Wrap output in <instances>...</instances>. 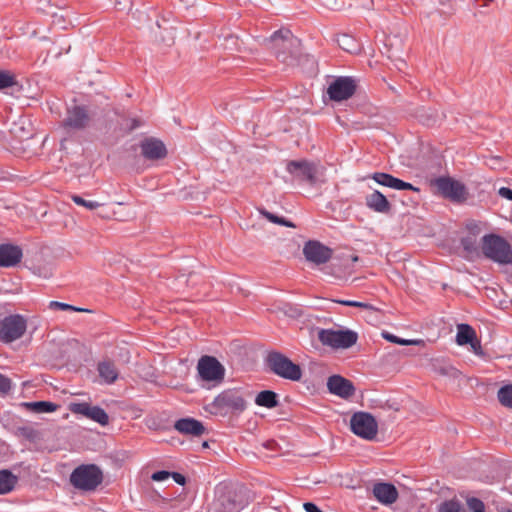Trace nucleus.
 I'll return each mask as SVG.
<instances>
[{"mask_svg":"<svg viewBox=\"0 0 512 512\" xmlns=\"http://www.w3.org/2000/svg\"><path fill=\"white\" fill-rule=\"evenodd\" d=\"M27 330V319L21 314H10L0 319V341L8 344L20 339Z\"/></svg>","mask_w":512,"mask_h":512,"instance_id":"obj_7","label":"nucleus"},{"mask_svg":"<svg viewBox=\"0 0 512 512\" xmlns=\"http://www.w3.org/2000/svg\"><path fill=\"white\" fill-rule=\"evenodd\" d=\"M467 506L470 512H485V505L479 498L469 497L467 499Z\"/></svg>","mask_w":512,"mask_h":512,"instance_id":"obj_36","label":"nucleus"},{"mask_svg":"<svg viewBox=\"0 0 512 512\" xmlns=\"http://www.w3.org/2000/svg\"><path fill=\"white\" fill-rule=\"evenodd\" d=\"M175 430L184 435L201 436L205 432L203 423L192 417L178 419L174 424Z\"/></svg>","mask_w":512,"mask_h":512,"instance_id":"obj_20","label":"nucleus"},{"mask_svg":"<svg viewBox=\"0 0 512 512\" xmlns=\"http://www.w3.org/2000/svg\"><path fill=\"white\" fill-rule=\"evenodd\" d=\"M15 76L6 70H0V90L16 85Z\"/></svg>","mask_w":512,"mask_h":512,"instance_id":"obj_33","label":"nucleus"},{"mask_svg":"<svg viewBox=\"0 0 512 512\" xmlns=\"http://www.w3.org/2000/svg\"><path fill=\"white\" fill-rule=\"evenodd\" d=\"M435 123H436V119H435V118H429V119L425 122V124H426V125H428V126H429V125H434Z\"/></svg>","mask_w":512,"mask_h":512,"instance_id":"obj_49","label":"nucleus"},{"mask_svg":"<svg viewBox=\"0 0 512 512\" xmlns=\"http://www.w3.org/2000/svg\"><path fill=\"white\" fill-rule=\"evenodd\" d=\"M170 477V472L166 470H159L151 475V479L156 482L167 480Z\"/></svg>","mask_w":512,"mask_h":512,"instance_id":"obj_40","label":"nucleus"},{"mask_svg":"<svg viewBox=\"0 0 512 512\" xmlns=\"http://www.w3.org/2000/svg\"><path fill=\"white\" fill-rule=\"evenodd\" d=\"M131 122H132V124H131V126H130V128H129L130 130H134V129H136V128H138V127H140V126H141L140 121H139V120H137V119H132V121H131Z\"/></svg>","mask_w":512,"mask_h":512,"instance_id":"obj_47","label":"nucleus"},{"mask_svg":"<svg viewBox=\"0 0 512 512\" xmlns=\"http://www.w3.org/2000/svg\"><path fill=\"white\" fill-rule=\"evenodd\" d=\"M503 512H512L511 510H506V511H503Z\"/></svg>","mask_w":512,"mask_h":512,"instance_id":"obj_51","label":"nucleus"},{"mask_svg":"<svg viewBox=\"0 0 512 512\" xmlns=\"http://www.w3.org/2000/svg\"><path fill=\"white\" fill-rule=\"evenodd\" d=\"M22 406L36 414L52 413L58 408V405L51 401L23 402Z\"/></svg>","mask_w":512,"mask_h":512,"instance_id":"obj_27","label":"nucleus"},{"mask_svg":"<svg viewBox=\"0 0 512 512\" xmlns=\"http://www.w3.org/2000/svg\"><path fill=\"white\" fill-rule=\"evenodd\" d=\"M49 307L51 309H59V310H76V306H73V305H70V304H67V303H64V302H59V301H51L50 304H49Z\"/></svg>","mask_w":512,"mask_h":512,"instance_id":"obj_39","label":"nucleus"},{"mask_svg":"<svg viewBox=\"0 0 512 512\" xmlns=\"http://www.w3.org/2000/svg\"><path fill=\"white\" fill-rule=\"evenodd\" d=\"M318 339L324 346L333 349H348L356 344L358 333L351 329H320Z\"/></svg>","mask_w":512,"mask_h":512,"instance_id":"obj_6","label":"nucleus"},{"mask_svg":"<svg viewBox=\"0 0 512 512\" xmlns=\"http://www.w3.org/2000/svg\"><path fill=\"white\" fill-rule=\"evenodd\" d=\"M141 154L148 160H160L166 157L165 144L157 138H145L140 142Z\"/></svg>","mask_w":512,"mask_h":512,"instance_id":"obj_17","label":"nucleus"},{"mask_svg":"<svg viewBox=\"0 0 512 512\" xmlns=\"http://www.w3.org/2000/svg\"><path fill=\"white\" fill-rule=\"evenodd\" d=\"M18 477L10 470H0V495L10 493L16 486Z\"/></svg>","mask_w":512,"mask_h":512,"instance_id":"obj_28","label":"nucleus"},{"mask_svg":"<svg viewBox=\"0 0 512 512\" xmlns=\"http://www.w3.org/2000/svg\"><path fill=\"white\" fill-rule=\"evenodd\" d=\"M69 481L77 490L94 491L103 481V472L96 464H81L71 472Z\"/></svg>","mask_w":512,"mask_h":512,"instance_id":"obj_4","label":"nucleus"},{"mask_svg":"<svg viewBox=\"0 0 512 512\" xmlns=\"http://www.w3.org/2000/svg\"><path fill=\"white\" fill-rule=\"evenodd\" d=\"M438 512H466L460 501L446 500L438 506Z\"/></svg>","mask_w":512,"mask_h":512,"instance_id":"obj_30","label":"nucleus"},{"mask_svg":"<svg viewBox=\"0 0 512 512\" xmlns=\"http://www.w3.org/2000/svg\"><path fill=\"white\" fill-rule=\"evenodd\" d=\"M333 301L335 303L341 304L343 306L358 307V308H363V309H373L372 305H370L368 303L356 301V300L337 299V300H333Z\"/></svg>","mask_w":512,"mask_h":512,"instance_id":"obj_37","label":"nucleus"},{"mask_svg":"<svg viewBox=\"0 0 512 512\" xmlns=\"http://www.w3.org/2000/svg\"><path fill=\"white\" fill-rule=\"evenodd\" d=\"M198 374L202 380L208 382H221L225 376L222 364L213 356H202L197 364Z\"/></svg>","mask_w":512,"mask_h":512,"instance_id":"obj_11","label":"nucleus"},{"mask_svg":"<svg viewBox=\"0 0 512 512\" xmlns=\"http://www.w3.org/2000/svg\"><path fill=\"white\" fill-rule=\"evenodd\" d=\"M472 348V350L476 353V354H480L482 353V350H481V343L480 341L476 338V342H472V344H469Z\"/></svg>","mask_w":512,"mask_h":512,"instance_id":"obj_46","label":"nucleus"},{"mask_svg":"<svg viewBox=\"0 0 512 512\" xmlns=\"http://www.w3.org/2000/svg\"><path fill=\"white\" fill-rule=\"evenodd\" d=\"M476 338V332L469 324L461 323L457 326L456 342L458 345L472 344V342H476Z\"/></svg>","mask_w":512,"mask_h":512,"instance_id":"obj_25","label":"nucleus"},{"mask_svg":"<svg viewBox=\"0 0 512 512\" xmlns=\"http://www.w3.org/2000/svg\"><path fill=\"white\" fill-rule=\"evenodd\" d=\"M371 178L379 185L388 187L394 190H413L419 191V188L413 186L409 182H405L402 179H399L389 173L385 172H375L372 174Z\"/></svg>","mask_w":512,"mask_h":512,"instance_id":"obj_18","label":"nucleus"},{"mask_svg":"<svg viewBox=\"0 0 512 512\" xmlns=\"http://www.w3.org/2000/svg\"><path fill=\"white\" fill-rule=\"evenodd\" d=\"M350 429L358 437L373 440L378 432V424L369 412H355L350 419Z\"/></svg>","mask_w":512,"mask_h":512,"instance_id":"obj_8","label":"nucleus"},{"mask_svg":"<svg viewBox=\"0 0 512 512\" xmlns=\"http://www.w3.org/2000/svg\"><path fill=\"white\" fill-rule=\"evenodd\" d=\"M365 204L369 209L377 213H388L391 209V204L386 196L378 190H374L365 197Z\"/></svg>","mask_w":512,"mask_h":512,"instance_id":"obj_22","label":"nucleus"},{"mask_svg":"<svg viewBox=\"0 0 512 512\" xmlns=\"http://www.w3.org/2000/svg\"><path fill=\"white\" fill-rule=\"evenodd\" d=\"M22 257L23 252L18 245L10 243L0 244V267H14L21 262Z\"/></svg>","mask_w":512,"mask_h":512,"instance_id":"obj_19","label":"nucleus"},{"mask_svg":"<svg viewBox=\"0 0 512 512\" xmlns=\"http://www.w3.org/2000/svg\"><path fill=\"white\" fill-rule=\"evenodd\" d=\"M303 254L307 261L321 265L327 263L332 257V249L316 240H309L303 247Z\"/></svg>","mask_w":512,"mask_h":512,"instance_id":"obj_15","label":"nucleus"},{"mask_svg":"<svg viewBox=\"0 0 512 512\" xmlns=\"http://www.w3.org/2000/svg\"><path fill=\"white\" fill-rule=\"evenodd\" d=\"M356 80L351 76H338L333 79L327 88L330 100L341 102L351 98L356 92Z\"/></svg>","mask_w":512,"mask_h":512,"instance_id":"obj_9","label":"nucleus"},{"mask_svg":"<svg viewBox=\"0 0 512 512\" xmlns=\"http://www.w3.org/2000/svg\"><path fill=\"white\" fill-rule=\"evenodd\" d=\"M170 477L179 485H185L186 477L179 472H170Z\"/></svg>","mask_w":512,"mask_h":512,"instance_id":"obj_43","label":"nucleus"},{"mask_svg":"<svg viewBox=\"0 0 512 512\" xmlns=\"http://www.w3.org/2000/svg\"><path fill=\"white\" fill-rule=\"evenodd\" d=\"M264 362L269 371L280 378L290 381H299L302 377L300 365L292 362L286 355L279 351L268 352Z\"/></svg>","mask_w":512,"mask_h":512,"instance_id":"obj_3","label":"nucleus"},{"mask_svg":"<svg viewBox=\"0 0 512 512\" xmlns=\"http://www.w3.org/2000/svg\"><path fill=\"white\" fill-rule=\"evenodd\" d=\"M276 58L288 67L300 65L304 60L314 64V58L303 55L301 42L288 29H279L270 36Z\"/></svg>","mask_w":512,"mask_h":512,"instance_id":"obj_1","label":"nucleus"},{"mask_svg":"<svg viewBox=\"0 0 512 512\" xmlns=\"http://www.w3.org/2000/svg\"><path fill=\"white\" fill-rule=\"evenodd\" d=\"M499 402L508 408H512V384L502 386L498 391Z\"/></svg>","mask_w":512,"mask_h":512,"instance_id":"obj_31","label":"nucleus"},{"mask_svg":"<svg viewBox=\"0 0 512 512\" xmlns=\"http://www.w3.org/2000/svg\"><path fill=\"white\" fill-rule=\"evenodd\" d=\"M460 244L463 250L468 254H475L478 251V243L475 234L461 238Z\"/></svg>","mask_w":512,"mask_h":512,"instance_id":"obj_32","label":"nucleus"},{"mask_svg":"<svg viewBox=\"0 0 512 512\" xmlns=\"http://www.w3.org/2000/svg\"><path fill=\"white\" fill-rule=\"evenodd\" d=\"M435 187L445 197L456 202L466 199L467 189L463 183L451 177L441 176L435 179Z\"/></svg>","mask_w":512,"mask_h":512,"instance_id":"obj_10","label":"nucleus"},{"mask_svg":"<svg viewBox=\"0 0 512 512\" xmlns=\"http://www.w3.org/2000/svg\"><path fill=\"white\" fill-rule=\"evenodd\" d=\"M11 389V381L0 374V392L6 393Z\"/></svg>","mask_w":512,"mask_h":512,"instance_id":"obj_41","label":"nucleus"},{"mask_svg":"<svg viewBox=\"0 0 512 512\" xmlns=\"http://www.w3.org/2000/svg\"><path fill=\"white\" fill-rule=\"evenodd\" d=\"M483 255L492 262L502 265H512V246L501 235L495 233L485 234L481 238Z\"/></svg>","mask_w":512,"mask_h":512,"instance_id":"obj_2","label":"nucleus"},{"mask_svg":"<svg viewBox=\"0 0 512 512\" xmlns=\"http://www.w3.org/2000/svg\"><path fill=\"white\" fill-rule=\"evenodd\" d=\"M71 198L75 204H77L79 206H83L86 209L91 210V211L95 210L101 206V204L99 202L93 201V200H86L79 195H72Z\"/></svg>","mask_w":512,"mask_h":512,"instance_id":"obj_35","label":"nucleus"},{"mask_svg":"<svg viewBox=\"0 0 512 512\" xmlns=\"http://www.w3.org/2000/svg\"><path fill=\"white\" fill-rule=\"evenodd\" d=\"M286 170L295 179L314 185L317 182L316 168L311 162L305 160H292L286 165Z\"/></svg>","mask_w":512,"mask_h":512,"instance_id":"obj_14","label":"nucleus"},{"mask_svg":"<svg viewBox=\"0 0 512 512\" xmlns=\"http://www.w3.org/2000/svg\"><path fill=\"white\" fill-rule=\"evenodd\" d=\"M69 411L72 414L81 415L102 426H106L109 423L107 412L98 405L92 406L88 402H71L69 404Z\"/></svg>","mask_w":512,"mask_h":512,"instance_id":"obj_12","label":"nucleus"},{"mask_svg":"<svg viewBox=\"0 0 512 512\" xmlns=\"http://www.w3.org/2000/svg\"><path fill=\"white\" fill-rule=\"evenodd\" d=\"M374 497L384 505L394 503L398 498V491L391 483L379 482L373 486Z\"/></svg>","mask_w":512,"mask_h":512,"instance_id":"obj_21","label":"nucleus"},{"mask_svg":"<svg viewBox=\"0 0 512 512\" xmlns=\"http://www.w3.org/2000/svg\"><path fill=\"white\" fill-rule=\"evenodd\" d=\"M89 120L87 108L83 105H74L67 109L66 117L62 122V128L67 133L83 130L87 127Z\"/></svg>","mask_w":512,"mask_h":512,"instance_id":"obj_13","label":"nucleus"},{"mask_svg":"<svg viewBox=\"0 0 512 512\" xmlns=\"http://www.w3.org/2000/svg\"><path fill=\"white\" fill-rule=\"evenodd\" d=\"M337 43L339 47L346 52L355 53L358 51V44L356 40L348 34L338 36Z\"/></svg>","mask_w":512,"mask_h":512,"instance_id":"obj_29","label":"nucleus"},{"mask_svg":"<svg viewBox=\"0 0 512 512\" xmlns=\"http://www.w3.org/2000/svg\"><path fill=\"white\" fill-rule=\"evenodd\" d=\"M440 373L443 375L454 376L457 373V370L453 367H444L440 369Z\"/></svg>","mask_w":512,"mask_h":512,"instance_id":"obj_45","label":"nucleus"},{"mask_svg":"<svg viewBox=\"0 0 512 512\" xmlns=\"http://www.w3.org/2000/svg\"><path fill=\"white\" fill-rule=\"evenodd\" d=\"M240 504L231 495H221L214 502L211 512H239Z\"/></svg>","mask_w":512,"mask_h":512,"instance_id":"obj_24","label":"nucleus"},{"mask_svg":"<svg viewBox=\"0 0 512 512\" xmlns=\"http://www.w3.org/2000/svg\"><path fill=\"white\" fill-rule=\"evenodd\" d=\"M262 214L266 219H268L272 223L279 224L285 227H295V225L291 221L287 220L284 217L273 214L269 211L264 210L262 211Z\"/></svg>","mask_w":512,"mask_h":512,"instance_id":"obj_34","label":"nucleus"},{"mask_svg":"<svg viewBox=\"0 0 512 512\" xmlns=\"http://www.w3.org/2000/svg\"><path fill=\"white\" fill-rule=\"evenodd\" d=\"M215 414L226 415L228 413H242L246 407V401L238 390L227 389L218 394L211 403Z\"/></svg>","mask_w":512,"mask_h":512,"instance_id":"obj_5","label":"nucleus"},{"mask_svg":"<svg viewBox=\"0 0 512 512\" xmlns=\"http://www.w3.org/2000/svg\"><path fill=\"white\" fill-rule=\"evenodd\" d=\"M303 508L306 512H323L315 503L305 502Z\"/></svg>","mask_w":512,"mask_h":512,"instance_id":"obj_44","label":"nucleus"},{"mask_svg":"<svg viewBox=\"0 0 512 512\" xmlns=\"http://www.w3.org/2000/svg\"><path fill=\"white\" fill-rule=\"evenodd\" d=\"M498 194L500 197L506 199V200H509V201H512V189L509 188V187H501L499 190H498Z\"/></svg>","mask_w":512,"mask_h":512,"instance_id":"obj_42","label":"nucleus"},{"mask_svg":"<svg viewBox=\"0 0 512 512\" xmlns=\"http://www.w3.org/2000/svg\"><path fill=\"white\" fill-rule=\"evenodd\" d=\"M328 392L342 399H348L355 394L356 388L352 381L345 377L334 374L328 377L326 383Z\"/></svg>","mask_w":512,"mask_h":512,"instance_id":"obj_16","label":"nucleus"},{"mask_svg":"<svg viewBox=\"0 0 512 512\" xmlns=\"http://www.w3.org/2000/svg\"><path fill=\"white\" fill-rule=\"evenodd\" d=\"M20 431L23 435L27 436V437H30V433L32 432V430L30 428H27V427H22L20 428Z\"/></svg>","mask_w":512,"mask_h":512,"instance_id":"obj_48","label":"nucleus"},{"mask_svg":"<svg viewBox=\"0 0 512 512\" xmlns=\"http://www.w3.org/2000/svg\"><path fill=\"white\" fill-rule=\"evenodd\" d=\"M255 404L268 409L275 408L279 405L278 394L272 390H263L257 394Z\"/></svg>","mask_w":512,"mask_h":512,"instance_id":"obj_26","label":"nucleus"},{"mask_svg":"<svg viewBox=\"0 0 512 512\" xmlns=\"http://www.w3.org/2000/svg\"><path fill=\"white\" fill-rule=\"evenodd\" d=\"M382 336L384 339L388 340L389 342L400 344V345H410V344L414 343L412 340L399 338L398 336L393 335L389 332H383Z\"/></svg>","mask_w":512,"mask_h":512,"instance_id":"obj_38","label":"nucleus"},{"mask_svg":"<svg viewBox=\"0 0 512 512\" xmlns=\"http://www.w3.org/2000/svg\"><path fill=\"white\" fill-rule=\"evenodd\" d=\"M97 371L101 378V383L106 385L113 384L119 376V372L116 369L113 362L109 360L101 361L97 364Z\"/></svg>","mask_w":512,"mask_h":512,"instance_id":"obj_23","label":"nucleus"},{"mask_svg":"<svg viewBox=\"0 0 512 512\" xmlns=\"http://www.w3.org/2000/svg\"><path fill=\"white\" fill-rule=\"evenodd\" d=\"M77 312H90L89 309H86V308H80V307H76V310Z\"/></svg>","mask_w":512,"mask_h":512,"instance_id":"obj_50","label":"nucleus"}]
</instances>
